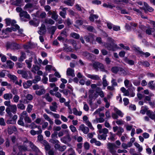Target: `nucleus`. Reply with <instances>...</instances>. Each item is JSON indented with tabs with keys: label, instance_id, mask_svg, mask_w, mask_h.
Returning a JSON list of instances; mask_svg holds the SVG:
<instances>
[{
	"label": "nucleus",
	"instance_id": "nucleus-50",
	"mask_svg": "<svg viewBox=\"0 0 155 155\" xmlns=\"http://www.w3.org/2000/svg\"><path fill=\"white\" fill-rule=\"evenodd\" d=\"M86 125L91 129L94 130V128L93 127L91 123L89 120L85 122Z\"/></svg>",
	"mask_w": 155,
	"mask_h": 155
},
{
	"label": "nucleus",
	"instance_id": "nucleus-42",
	"mask_svg": "<svg viewBox=\"0 0 155 155\" xmlns=\"http://www.w3.org/2000/svg\"><path fill=\"white\" fill-rule=\"evenodd\" d=\"M149 87L151 89H153L155 88V85L153 81H151L148 83Z\"/></svg>",
	"mask_w": 155,
	"mask_h": 155
},
{
	"label": "nucleus",
	"instance_id": "nucleus-35",
	"mask_svg": "<svg viewBox=\"0 0 155 155\" xmlns=\"http://www.w3.org/2000/svg\"><path fill=\"white\" fill-rule=\"evenodd\" d=\"M39 21L38 20L36 21L31 20L29 21V23L31 25H32L35 26H37L39 24Z\"/></svg>",
	"mask_w": 155,
	"mask_h": 155
},
{
	"label": "nucleus",
	"instance_id": "nucleus-41",
	"mask_svg": "<svg viewBox=\"0 0 155 155\" xmlns=\"http://www.w3.org/2000/svg\"><path fill=\"white\" fill-rule=\"evenodd\" d=\"M107 135H105L103 134H102L98 135V138L100 140H105L106 138Z\"/></svg>",
	"mask_w": 155,
	"mask_h": 155
},
{
	"label": "nucleus",
	"instance_id": "nucleus-64",
	"mask_svg": "<svg viewBox=\"0 0 155 155\" xmlns=\"http://www.w3.org/2000/svg\"><path fill=\"white\" fill-rule=\"evenodd\" d=\"M49 142L52 144H56L58 143H59V141L56 139H51L49 140Z\"/></svg>",
	"mask_w": 155,
	"mask_h": 155
},
{
	"label": "nucleus",
	"instance_id": "nucleus-29",
	"mask_svg": "<svg viewBox=\"0 0 155 155\" xmlns=\"http://www.w3.org/2000/svg\"><path fill=\"white\" fill-rule=\"evenodd\" d=\"M44 97L49 102H51L53 100L52 98L50 96L48 93L44 95Z\"/></svg>",
	"mask_w": 155,
	"mask_h": 155
},
{
	"label": "nucleus",
	"instance_id": "nucleus-39",
	"mask_svg": "<svg viewBox=\"0 0 155 155\" xmlns=\"http://www.w3.org/2000/svg\"><path fill=\"white\" fill-rule=\"evenodd\" d=\"M106 75H104L103 76V85L104 87H106L107 86L108 84L107 82V81L106 80Z\"/></svg>",
	"mask_w": 155,
	"mask_h": 155
},
{
	"label": "nucleus",
	"instance_id": "nucleus-60",
	"mask_svg": "<svg viewBox=\"0 0 155 155\" xmlns=\"http://www.w3.org/2000/svg\"><path fill=\"white\" fill-rule=\"evenodd\" d=\"M38 140L40 141L42 143H43L44 140H43V136L41 134L39 135L37 137Z\"/></svg>",
	"mask_w": 155,
	"mask_h": 155
},
{
	"label": "nucleus",
	"instance_id": "nucleus-32",
	"mask_svg": "<svg viewBox=\"0 0 155 155\" xmlns=\"http://www.w3.org/2000/svg\"><path fill=\"white\" fill-rule=\"evenodd\" d=\"M125 62L130 65H133L134 64V61L132 60H129L127 58H126L124 60Z\"/></svg>",
	"mask_w": 155,
	"mask_h": 155
},
{
	"label": "nucleus",
	"instance_id": "nucleus-26",
	"mask_svg": "<svg viewBox=\"0 0 155 155\" xmlns=\"http://www.w3.org/2000/svg\"><path fill=\"white\" fill-rule=\"evenodd\" d=\"M21 55L20 58H18V60L20 61H22L24 60L26 58V56L25 53L23 52H21Z\"/></svg>",
	"mask_w": 155,
	"mask_h": 155
},
{
	"label": "nucleus",
	"instance_id": "nucleus-38",
	"mask_svg": "<svg viewBox=\"0 0 155 155\" xmlns=\"http://www.w3.org/2000/svg\"><path fill=\"white\" fill-rule=\"evenodd\" d=\"M76 8L78 10L81 11L82 13H84L85 9L80 6L78 4H77L75 5Z\"/></svg>",
	"mask_w": 155,
	"mask_h": 155
},
{
	"label": "nucleus",
	"instance_id": "nucleus-46",
	"mask_svg": "<svg viewBox=\"0 0 155 155\" xmlns=\"http://www.w3.org/2000/svg\"><path fill=\"white\" fill-rule=\"evenodd\" d=\"M142 110L140 111V113L143 114H144L146 112L147 110V107L146 106H142Z\"/></svg>",
	"mask_w": 155,
	"mask_h": 155
},
{
	"label": "nucleus",
	"instance_id": "nucleus-44",
	"mask_svg": "<svg viewBox=\"0 0 155 155\" xmlns=\"http://www.w3.org/2000/svg\"><path fill=\"white\" fill-rule=\"evenodd\" d=\"M45 23L51 25H53L54 23V21L51 19H45Z\"/></svg>",
	"mask_w": 155,
	"mask_h": 155
},
{
	"label": "nucleus",
	"instance_id": "nucleus-62",
	"mask_svg": "<svg viewBox=\"0 0 155 155\" xmlns=\"http://www.w3.org/2000/svg\"><path fill=\"white\" fill-rule=\"evenodd\" d=\"M99 63L98 62H96L94 63L93 64V67L95 69L97 70H98V66Z\"/></svg>",
	"mask_w": 155,
	"mask_h": 155
},
{
	"label": "nucleus",
	"instance_id": "nucleus-6",
	"mask_svg": "<svg viewBox=\"0 0 155 155\" xmlns=\"http://www.w3.org/2000/svg\"><path fill=\"white\" fill-rule=\"evenodd\" d=\"M71 139L70 136L68 134L61 138V141L65 144H67L68 142H70Z\"/></svg>",
	"mask_w": 155,
	"mask_h": 155
},
{
	"label": "nucleus",
	"instance_id": "nucleus-14",
	"mask_svg": "<svg viewBox=\"0 0 155 155\" xmlns=\"http://www.w3.org/2000/svg\"><path fill=\"white\" fill-rule=\"evenodd\" d=\"M17 131V129L15 126H9L8 127V134H11L13 131Z\"/></svg>",
	"mask_w": 155,
	"mask_h": 155
},
{
	"label": "nucleus",
	"instance_id": "nucleus-12",
	"mask_svg": "<svg viewBox=\"0 0 155 155\" xmlns=\"http://www.w3.org/2000/svg\"><path fill=\"white\" fill-rule=\"evenodd\" d=\"M5 23L7 25H11L13 26L16 23V21L15 20H11L10 18H6L5 19Z\"/></svg>",
	"mask_w": 155,
	"mask_h": 155
},
{
	"label": "nucleus",
	"instance_id": "nucleus-16",
	"mask_svg": "<svg viewBox=\"0 0 155 155\" xmlns=\"http://www.w3.org/2000/svg\"><path fill=\"white\" fill-rule=\"evenodd\" d=\"M29 144L30 147L32 149V150L35 152L36 153L40 151L39 149L35 146L31 142H29Z\"/></svg>",
	"mask_w": 155,
	"mask_h": 155
},
{
	"label": "nucleus",
	"instance_id": "nucleus-40",
	"mask_svg": "<svg viewBox=\"0 0 155 155\" xmlns=\"http://www.w3.org/2000/svg\"><path fill=\"white\" fill-rule=\"evenodd\" d=\"M138 52L139 54L142 55H144L146 57H147L150 55V54L149 53L147 52L144 53L141 51H138Z\"/></svg>",
	"mask_w": 155,
	"mask_h": 155
},
{
	"label": "nucleus",
	"instance_id": "nucleus-37",
	"mask_svg": "<svg viewBox=\"0 0 155 155\" xmlns=\"http://www.w3.org/2000/svg\"><path fill=\"white\" fill-rule=\"evenodd\" d=\"M98 17V15H90L89 17L90 20L92 21H94V19H97Z\"/></svg>",
	"mask_w": 155,
	"mask_h": 155
},
{
	"label": "nucleus",
	"instance_id": "nucleus-28",
	"mask_svg": "<svg viewBox=\"0 0 155 155\" xmlns=\"http://www.w3.org/2000/svg\"><path fill=\"white\" fill-rule=\"evenodd\" d=\"M8 35L5 30H3L0 33V37L2 38H6L8 36Z\"/></svg>",
	"mask_w": 155,
	"mask_h": 155
},
{
	"label": "nucleus",
	"instance_id": "nucleus-18",
	"mask_svg": "<svg viewBox=\"0 0 155 155\" xmlns=\"http://www.w3.org/2000/svg\"><path fill=\"white\" fill-rule=\"evenodd\" d=\"M45 146V149L46 151H48L50 150L51 146L48 143L46 140L43 141L42 143Z\"/></svg>",
	"mask_w": 155,
	"mask_h": 155
},
{
	"label": "nucleus",
	"instance_id": "nucleus-56",
	"mask_svg": "<svg viewBox=\"0 0 155 155\" xmlns=\"http://www.w3.org/2000/svg\"><path fill=\"white\" fill-rule=\"evenodd\" d=\"M33 107V105L30 104H28L26 109L27 111L29 113H30L32 110Z\"/></svg>",
	"mask_w": 155,
	"mask_h": 155
},
{
	"label": "nucleus",
	"instance_id": "nucleus-1",
	"mask_svg": "<svg viewBox=\"0 0 155 155\" xmlns=\"http://www.w3.org/2000/svg\"><path fill=\"white\" fill-rule=\"evenodd\" d=\"M115 144L112 143H109L107 144V148L112 155H118L117 153L116 149L119 148V146L121 145L120 140L115 141Z\"/></svg>",
	"mask_w": 155,
	"mask_h": 155
},
{
	"label": "nucleus",
	"instance_id": "nucleus-52",
	"mask_svg": "<svg viewBox=\"0 0 155 155\" xmlns=\"http://www.w3.org/2000/svg\"><path fill=\"white\" fill-rule=\"evenodd\" d=\"M41 77L39 76H36L35 77V79L33 80V82L34 83H36L38 81H40L41 80Z\"/></svg>",
	"mask_w": 155,
	"mask_h": 155
},
{
	"label": "nucleus",
	"instance_id": "nucleus-58",
	"mask_svg": "<svg viewBox=\"0 0 155 155\" xmlns=\"http://www.w3.org/2000/svg\"><path fill=\"white\" fill-rule=\"evenodd\" d=\"M103 6L104 7L110 8H112L114 7L109 3L107 4L106 3H104L103 4Z\"/></svg>",
	"mask_w": 155,
	"mask_h": 155
},
{
	"label": "nucleus",
	"instance_id": "nucleus-2",
	"mask_svg": "<svg viewBox=\"0 0 155 155\" xmlns=\"http://www.w3.org/2000/svg\"><path fill=\"white\" fill-rule=\"evenodd\" d=\"M5 111L8 116L12 117L13 114H16L17 111V107L16 105L12 104L9 107H7Z\"/></svg>",
	"mask_w": 155,
	"mask_h": 155
},
{
	"label": "nucleus",
	"instance_id": "nucleus-15",
	"mask_svg": "<svg viewBox=\"0 0 155 155\" xmlns=\"http://www.w3.org/2000/svg\"><path fill=\"white\" fill-rule=\"evenodd\" d=\"M144 5L145 7L143 9L145 11L147 10L150 12L153 11L154 9L152 7L149 6L147 3L144 2Z\"/></svg>",
	"mask_w": 155,
	"mask_h": 155
},
{
	"label": "nucleus",
	"instance_id": "nucleus-47",
	"mask_svg": "<svg viewBox=\"0 0 155 155\" xmlns=\"http://www.w3.org/2000/svg\"><path fill=\"white\" fill-rule=\"evenodd\" d=\"M124 131V129L122 127H119L118 128V131L116 133V135L120 136L122 134V133Z\"/></svg>",
	"mask_w": 155,
	"mask_h": 155
},
{
	"label": "nucleus",
	"instance_id": "nucleus-10",
	"mask_svg": "<svg viewBox=\"0 0 155 155\" xmlns=\"http://www.w3.org/2000/svg\"><path fill=\"white\" fill-rule=\"evenodd\" d=\"M51 105L49 107L50 110L53 112H56L58 108L57 103L55 102H54L51 103Z\"/></svg>",
	"mask_w": 155,
	"mask_h": 155
},
{
	"label": "nucleus",
	"instance_id": "nucleus-20",
	"mask_svg": "<svg viewBox=\"0 0 155 155\" xmlns=\"http://www.w3.org/2000/svg\"><path fill=\"white\" fill-rule=\"evenodd\" d=\"M12 95L11 93H6L4 94L3 98L6 100H9L12 98Z\"/></svg>",
	"mask_w": 155,
	"mask_h": 155
},
{
	"label": "nucleus",
	"instance_id": "nucleus-5",
	"mask_svg": "<svg viewBox=\"0 0 155 155\" xmlns=\"http://www.w3.org/2000/svg\"><path fill=\"white\" fill-rule=\"evenodd\" d=\"M6 46L7 48L14 50L18 49L20 48L18 45L15 43H7Z\"/></svg>",
	"mask_w": 155,
	"mask_h": 155
},
{
	"label": "nucleus",
	"instance_id": "nucleus-53",
	"mask_svg": "<svg viewBox=\"0 0 155 155\" xmlns=\"http://www.w3.org/2000/svg\"><path fill=\"white\" fill-rule=\"evenodd\" d=\"M17 106L18 109H19L21 110H24L25 108V105L22 103H20L18 104L17 105Z\"/></svg>",
	"mask_w": 155,
	"mask_h": 155
},
{
	"label": "nucleus",
	"instance_id": "nucleus-13",
	"mask_svg": "<svg viewBox=\"0 0 155 155\" xmlns=\"http://www.w3.org/2000/svg\"><path fill=\"white\" fill-rule=\"evenodd\" d=\"M20 16L21 19H22V17H24L27 19H29L30 17L29 15L28 14L27 12L25 11H22L20 12Z\"/></svg>",
	"mask_w": 155,
	"mask_h": 155
},
{
	"label": "nucleus",
	"instance_id": "nucleus-51",
	"mask_svg": "<svg viewBox=\"0 0 155 155\" xmlns=\"http://www.w3.org/2000/svg\"><path fill=\"white\" fill-rule=\"evenodd\" d=\"M104 107H102L101 108L97 109L93 113V115H95L98 114H99V113H100V112L101 111L103 110L104 109Z\"/></svg>",
	"mask_w": 155,
	"mask_h": 155
},
{
	"label": "nucleus",
	"instance_id": "nucleus-59",
	"mask_svg": "<svg viewBox=\"0 0 155 155\" xmlns=\"http://www.w3.org/2000/svg\"><path fill=\"white\" fill-rule=\"evenodd\" d=\"M24 119L25 123H30L31 122V119L29 117H28V116L25 117Z\"/></svg>",
	"mask_w": 155,
	"mask_h": 155
},
{
	"label": "nucleus",
	"instance_id": "nucleus-3",
	"mask_svg": "<svg viewBox=\"0 0 155 155\" xmlns=\"http://www.w3.org/2000/svg\"><path fill=\"white\" fill-rule=\"evenodd\" d=\"M108 41L110 43L112 44V47H111L109 45H107L106 46V47L107 48L108 50L112 51H114L120 48L118 47L117 45L116 44H115L114 43V40L113 39L111 38H108Z\"/></svg>",
	"mask_w": 155,
	"mask_h": 155
},
{
	"label": "nucleus",
	"instance_id": "nucleus-63",
	"mask_svg": "<svg viewBox=\"0 0 155 155\" xmlns=\"http://www.w3.org/2000/svg\"><path fill=\"white\" fill-rule=\"evenodd\" d=\"M69 128L72 132L74 133L75 132L77 131V130L76 127L73 125H71L69 126Z\"/></svg>",
	"mask_w": 155,
	"mask_h": 155
},
{
	"label": "nucleus",
	"instance_id": "nucleus-30",
	"mask_svg": "<svg viewBox=\"0 0 155 155\" xmlns=\"http://www.w3.org/2000/svg\"><path fill=\"white\" fill-rule=\"evenodd\" d=\"M138 64L140 65H143L145 67H148L150 66L149 63L147 61H140L138 62Z\"/></svg>",
	"mask_w": 155,
	"mask_h": 155
},
{
	"label": "nucleus",
	"instance_id": "nucleus-17",
	"mask_svg": "<svg viewBox=\"0 0 155 155\" xmlns=\"http://www.w3.org/2000/svg\"><path fill=\"white\" fill-rule=\"evenodd\" d=\"M32 61V58H30L28 59L25 60V62L27 65V67L30 69L31 68L32 66L31 62Z\"/></svg>",
	"mask_w": 155,
	"mask_h": 155
},
{
	"label": "nucleus",
	"instance_id": "nucleus-4",
	"mask_svg": "<svg viewBox=\"0 0 155 155\" xmlns=\"http://www.w3.org/2000/svg\"><path fill=\"white\" fill-rule=\"evenodd\" d=\"M78 130L81 131L85 134H87L89 131V128L85 126L84 124H82L79 126Z\"/></svg>",
	"mask_w": 155,
	"mask_h": 155
},
{
	"label": "nucleus",
	"instance_id": "nucleus-7",
	"mask_svg": "<svg viewBox=\"0 0 155 155\" xmlns=\"http://www.w3.org/2000/svg\"><path fill=\"white\" fill-rule=\"evenodd\" d=\"M86 76L87 78L93 80L98 81L101 80L100 77L97 75L87 74Z\"/></svg>",
	"mask_w": 155,
	"mask_h": 155
},
{
	"label": "nucleus",
	"instance_id": "nucleus-55",
	"mask_svg": "<svg viewBox=\"0 0 155 155\" xmlns=\"http://www.w3.org/2000/svg\"><path fill=\"white\" fill-rule=\"evenodd\" d=\"M58 15L57 14V13L53 11L52 15L51 16V18L55 20H56L58 18Z\"/></svg>",
	"mask_w": 155,
	"mask_h": 155
},
{
	"label": "nucleus",
	"instance_id": "nucleus-57",
	"mask_svg": "<svg viewBox=\"0 0 155 155\" xmlns=\"http://www.w3.org/2000/svg\"><path fill=\"white\" fill-rule=\"evenodd\" d=\"M71 37L77 39H78L80 37V36L79 34L75 33H73L71 34Z\"/></svg>",
	"mask_w": 155,
	"mask_h": 155
},
{
	"label": "nucleus",
	"instance_id": "nucleus-27",
	"mask_svg": "<svg viewBox=\"0 0 155 155\" xmlns=\"http://www.w3.org/2000/svg\"><path fill=\"white\" fill-rule=\"evenodd\" d=\"M7 66L9 68H12L13 67L14 64L11 60H8L6 61Z\"/></svg>",
	"mask_w": 155,
	"mask_h": 155
},
{
	"label": "nucleus",
	"instance_id": "nucleus-48",
	"mask_svg": "<svg viewBox=\"0 0 155 155\" xmlns=\"http://www.w3.org/2000/svg\"><path fill=\"white\" fill-rule=\"evenodd\" d=\"M8 55L10 57V59L14 61H16L17 60L18 58L17 57L13 56L11 54H8Z\"/></svg>",
	"mask_w": 155,
	"mask_h": 155
},
{
	"label": "nucleus",
	"instance_id": "nucleus-61",
	"mask_svg": "<svg viewBox=\"0 0 155 155\" xmlns=\"http://www.w3.org/2000/svg\"><path fill=\"white\" fill-rule=\"evenodd\" d=\"M18 123L19 125H21V126H24V121L23 120V118L22 117H20L18 121Z\"/></svg>",
	"mask_w": 155,
	"mask_h": 155
},
{
	"label": "nucleus",
	"instance_id": "nucleus-23",
	"mask_svg": "<svg viewBox=\"0 0 155 155\" xmlns=\"http://www.w3.org/2000/svg\"><path fill=\"white\" fill-rule=\"evenodd\" d=\"M73 114L76 116H81L82 112L80 111H78L76 108H74L73 109Z\"/></svg>",
	"mask_w": 155,
	"mask_h": 155
},
{
	"label": "nucleus",
	"instance_id": "nucleus-22",
	"mask_svg": "<svg viewBox=\"0 0 155 155\" xmlns=\"http://www.w3.org/2000/svg\"><path fill=\"white\" fill-rule=\"evenodd\" d=\"M123 70L122 68H119L117 67H114L112 68L111 69L112 71L114 73H117L118 71H122Z\"/></svg>",
	"mask_w": 155,
	"mask_h": 155
},
{
	"label": "nucleus",
	"instance_id": "nucleus-25",
	"mask_svg": "<svg viewBox=\"0 0 155 155\" xmlns=\"http://www.w3.org/2000/svg\"><path fill=\"white\" fill-rule=\"evenodd\" d=\"M121 91L124 93V95L125 96H128L129 95V91L124 87L120 88Z\"/></svg>",
	"mask_w": 155,
	"mask_h": 155
},
{
	"label": "nucleus",
	"instance_id": "nucleus-8",
	"mask_svg": "<svg viewBox=\"0 0 155 155\" xmlns=\"http://www.w3.org/2000/svg\"><path fill=\"white\" fill-rule=\"evenodd\" d=\"M46 30L45 25L42 24L39 30L38 31V33L40 35L44 34L46 33Z\"/></svg>",
	"mask_w": 155,
	"mask_h": 155
},
{
	"label": "nucleus",
	"instance_id": "nucleus-54",
	"mask_svg": "<svg viewBox=\"0 0 155 155\" xmlns=\"http://www.w3.org/2000/svg\"><path fill=\"white\" fill-rule=\"evenodd\" d=\"M64 3L66 5L70 6H72L74 4V2H71V1H64Z\"/></svg>",
	"mask_w": 155,
	"mask_h": 155
},
{
	"label": "nucleus",
	"instance_id": "nucleus-31",
	"mask_svg": "<svg viewBox=\"0 0 155 155\" xmlns=\"http://www.w3.org/2000/svg\"><path fill=\"white\" fill-rule=\"evenodd\" d=\"M54 75L53 74H50L49 75V81L50 82H54L57 80V78L54 77Z\"/></svg>",
	"mask_w": 155,
	"mask_h": 155
},
{
	"label": "nucleus",
	"instance_id": "nucleus-19",
	"mask_svg": "<svg viewBox=\"0 0 155 155\" xmlns=\"http://www.w3.org/2000/svg\"><path fill=\"white\" fill-rule=\"evenodd\" d=\"M17 146L20 151H25L28 150L27 146L25 145H19L18 144H17Z\"/></svg>",
	"mask_w": 155,
	"mask_h": 155
},
{
	"label": "nucleus",
	"instance_id": "nucleus-49",
	"mask_svg": "<svg viewBox=\"0 0 155 155\" xmlns=\"http://www.w3.org/2000/svg\"><path fill=\"white\" fill-rule=\"evenodd\" d=\"M98 68H99L101 71L106 72H107V71L105 70L103 64L100 63H99V64Z\"/></svg>",
	"mask_w": 155,
	"mask_h": 155
},
{
	"label": "nucleus",
	"instance_id": "nucleus-24",
	"mask_svg": "<svg viewBox=\"0 0 155 155\" xmlns=\"http://www.w3.org/2000/svg\"><path fill=\"white\" fill-rule=\"evenodd\" d=\"M40 69V67L38 65H33L31 70V71L35 74L36 73V71H38Z\"/></svg>",
	"mask_w": 155,
	"mask_h": 155
},
{
	"label": "nucleus",
	"instance_id": "nucleus-43",
	"mask_svg": "<svg viewBox=\"0 0 155 155\" xmlns=\"http://www.w3.org/2000/svg\"><path fill=\"white\" fill-rule=\"evenodd\" d=\"M134 145L138 149V150L139 152L142 151L143 150V148L139 144L137 143H135Z\"/></svg>",
	"mask_w": 155,
	"mask_h": 155
},
{
	"label": "nucleus",
	"instance_id": "nucleus-9",
	"mask_svg": "<svg viewBox=\"0 0 155 155\" xmlns=\"http://www.w3.org/2000/svg\"><path fill=\"white\" fill-rule=\"evenodd\" d=\"M66 74L68 76H71L72 77L75 76L74 70L70 68H68L67 69L66 71Z\"/></svg>",
	"mask_w": 155,
	"mask_h": 155
},
{
	"label": "nucleus",
	"instance_id": "nucleus-21",
	"mask_svg": "<svg viewBox=\"0 0 155 155\" xmlns=\"http://www.w3.org/2000/svg\"><path fill=\"white\" fill-rule=\"evenodd\" d=\"M146 114L151 119L154 120L155 121V114L151 112L150 110H147Z\"/></svg>",
	"mask_w": 155,
	"mask_h": 155
},
{
	"label": "nucleus",
	"instance_id": "nucleus-36",
	"mask_svg": "<svg viewBox=\"0 0 155 155\" xmlns=\"http://www.w3.org/2000/svg\"><path fill=\"white\" fill-rule=\"evenodd\" d=\"M114 110L116 112L117 114L120 117H123V114L122 112L120 110H119L116 108H114Z\"/></svg>",
	"mask_w": 155,
	"mask_h": 155
},
{
	"label": "nucleus",
	"instance_id": "nucleus-11",
	"mask_svg": "<svg viewBox=\"0 0 155 155\" xmlns=\"http://www.w3.org/2000/svg\"><path fill=\"white\" fill-rule=\"evenodd\" d=\"M39 90L35 91V94L37 95L41 96L45 93V90L44 89L43 86H41V88Z\"/></svg>",
	"mask_w": 155,
	"mask_h": 155
},
{
	"label": "nucleus",
	"instance_id": "nucleus-45",
	"mask_svg": "<svg viewBox=\"0 0 155 155\" xmlns=\"http://www.w3.org/2000/svg\"><path fill=\"white\" fill-rule=\"evenodd\" d=\"M110 135L108 139L112 141H114L115 140V137L116 134H113V133L111 132H110Z\"/></svg>",
	"mask_w": 155,
	"mask_h": 155
},
{
	"label": "nucleus",
	"instance_id": "nucleus-34",
	"mask_svg": "<svg viewBox=\"0 0 155 155\" xmlns=\"http://www.w3.org/2000/svg\"><path fill=\"white\" fill-rule=\"evenodd\" d=\"M8 77L13 81V82L17 79V78L15 75L10 74H9L8 75Z\"/></svg>",
	"mask_w": 155,
	"mask_h": 155
},
{
	"label": "nucleus",
	"instance_id": "nucleus-33",
	"mask_svg": "<svg viewBox=\"0 0 155 155\" xmlns=\"http://www.w3.org/2000/svg\"><path fill=\"white\" fill-rule=\"evenodd\" d=\"M108 132V130L107 128H105L100 130H98V132L100 134L103 133L105 135H107Z\"/></svg>",
	"mask_w": 155,
	"mask_h": 155
}]
</instances>
